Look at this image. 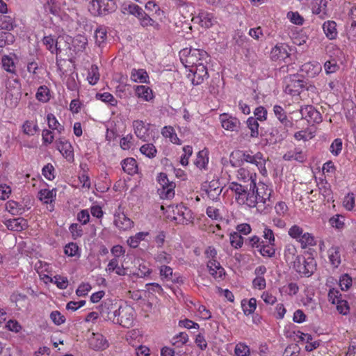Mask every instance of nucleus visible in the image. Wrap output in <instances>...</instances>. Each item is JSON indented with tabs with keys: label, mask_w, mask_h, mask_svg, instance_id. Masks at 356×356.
I'll return each instance as SVG.
<instances>
[{
	"label": "nucleus",
	"mask_w": 356,
	"mask_h": 356,
	"mask_svg": "<svg viewBox=\"0 0 356 356\" xmlns=\"http://www.w3.org/2000/svg\"><path fill=\"white\" fill-rule=\"evenodd\" d=\"M119 305L111 300L105 301L100 305V314L106 321L113 323Z\"/></svg>",
	"instance_id": "obj_15"
},
{
	"label": "nucleus",
	"mask_w": 356,
	"mask_h": 356,
	"mask_svg": "<svg viewBox=\"0 0 356 356\" xmlns=\"http://www.w3.org/2000/svg\"><path fill=\"white\" fill-rule=\"evenodd\" d=\"M172 340L173 345L180 347L188 342V335L185 332H180L179 334L173 337Z\"/></svg>",
	"instance_id": "obj_63"
},
{
	"label": "nucleus",
	"mask_w": 356,
	"mask_h": 356,
	"mask_svg": "<svg viewBox=\"0 0 356 356\" xmlns=\"http://www.w3.org/2000/svg\"><path fill=\"white\" fill-rule=\"evenodd\" d=\"M247 126L250 130V136L252 138H257L259 135V123L257 119L253 117H250L247 120Z\"/></svg>",
	"instance_id": "obj_47"
},
{
	"label": "nucleus",
	"mask_w": 356,
	"mask_h": 356,
	"mask_svg": "<svg viewBox=\"0 0 356 356\" xmlns=\"http://www.w3.org/2000/svg\"><path fill=\"white\" fill-rule=\"evenodd\" d=\"M179 57L186 68L194 67L195 62H199L202 65L207 64L209 60V55L207 51L195 48H185L181 50Z\"/></svg>",
	"instance_id": "obj_3"
},
{
	"label": "nucleus",
	"mask_w": 356,
	"mask_h": 356,
	"mask_svg": "<svg viewBox=\"0 0 356 356\" xmlns=\"http://www.w3.org/2000/svg\"><path fill=\"white\" fill-rule=\"evenodd\" d=\"M258 252L264 258H273L276 254L275 244L261 243Z\"/></svg>",
	"instance_id": "obj_30"
},
{
	"label": "nucleus",
	"mask_w": 356,
	"mask_h": 356,
	"mask_svg": "<svg viewBox=\"0 0 356 356\" xmlns=\"http://www.w3.org/2000/svg\"><path fill=\"white\" fill-rule=\"evenodd\" d=\"M236 176L238 180L243 183L250 181V184H252V182H256V173L243 167L237 170Z\"/></svg>",
	"instance_id": "obj_22"
},
{
	"label": "nucleus",
	"mask_w": 356,
	"mask_h": 356,
	"mask_svg": "<svg viewBox=\"0 0 356 356\" xmlns=\"http://www.w3.org/2000/svg\"><path fill=\"white\" fill-rule=\"evenodd\" d=\"M323 29L329 40H334L337 37V24L334 21L325 22L323 24Z\"/></svg>",
	"instance_id": "obj_28"
},
{
	"label": "nucleus",
	"mask_w": 356,
	"mask_h": 356,
	"mask_svg": "<svg viewBox=\"0 0 356 356\" xmlns=\"http://www.w3.org/2000/svg\"><path fill=\"white\" fill-rule=\"evenodd\" d=\"M122 168L124 172L134 175L137 172V162L134 158H127L121 162Z\"/></svg>",
	"instance_id": "obj_27"
},
{
	"label": "nucleus",
	"mask_w": 356,
	"mask_h": 356,
	"mask_svg": "<svg viewBox=\"0 0 356 356\" xmlns=\"http://www.w3.org/2000/svg\"><path fill=\"white\" fill-rule=\"evenodd\" d=\"M116 8L114 0H92L88 10L95 16H104L113 13Z\"/></svg>",
	"instance_id": "obj_6"
},
{
	"label": "nucleus",
	"mask_w": 356,
	"mask_h": 356,
	"mask_svg": "<svg viewBox=\"0 0 356 356\" xmlns=\"http://www.w3.org/2000/svg\"><path fill=\"white\" fill-rule=\"evenodd\" d=\"M106 271L111 273L114 272L120 276H123L126 275V270L124 266H119L118 259L113 258L112 259L108 264L107 267L106 268Z\"/></svg>",
	"instance_id": "obj_31"
},
{
	"label": "nucleus",
	"mask_w": 356,
	"mask_h": 356,
	"mask_svg": "<svg viewBox=\"0 0 356 356\" xmlns=\"http://www.w3.org/2000/svg\"><path fill=\"white\" fill-rule=\"evenodd\" d=\"M273 112L275 117L284 125V128L291 127L292 122L288 119L286 112L282 106L275 105L273 106Z\"/></svg>",
	"instance_id": "obj_25"
},
{
	"label": "nucleus",
	"mask_w": 356,
	"mask_h": 356,
	"mask_svg": "<svg viewBox=\"0 0 356 356\" xmlns=\"http://www.w3.org/2000/svg\"><path fill=\"white\" fill-rule=\"evenodd\" d=\"M353 280L348 274H343L340 277L339 285L342 291H348L352 286Z\"/></svg>",
	"instance_id": "obj_61"
},
{
	"label": "nucleus",
	"mask_w": 356,
	"mask_h": 356,
	"mask_svg": "<svg viewBox=\"0 0 356 356\" xmlns=\"http://www.w3.org/2000/svg\"><path fill=\"white\" fill-rule=\"evenodd\" d=\"M99 76L100 75L98 67L96 65H92L90 68L88 70L87 76L88 83L92 86L95 85L99 80Z\"/></svg>",
	"instance_id": "obj_43"
},
{
	"label": "nucleus",
	"mask_w": 356,
	"mask_h": 356,
	"mask_svg": "<svg viewBox=\"0 0 356 356\" xmlns=\"http://www.w3.org/2000/svg\"><path fill=\"white\" fill-rule=\"evenodd\" d=\"M26 225V220L22 218H13L8 220L6 222L8 229L17 232L24 229Z\"/></svg>",
	"instance_id": "obj_33"
},
{
	"label": "nucleus",
	"mask_w": 356,
	"mask_h": 356,
	"mask_svg": "<svg viewBox=\"0 0 356 356\" xmlns=\"http://www.w3.org/2000/svg\"><path fill=\"white\" fill-rule=\"evenodd\" d=\"M328 258L330 264L337 268L341 262L340 248L339 246H332L328 250Z\"/></svg>",
	"instance_id": "obj_29"
},
{
	"label": "nucleus",
	"mask_w": 356,
	"mask_h": 356,
	"mask_svg": "<svg viewBox=\"0 0 356 356\" xmlns=\"http://www.w3.org/2000/svg\"><path fill=\"white\" fill-rule=\"evenodd\" d=\"M114 225L120 230L126 231L134 226V222L121 209V206L114 213Z\"/></svg>",
	"instance_id": "obj_14"
},
{
	"label": "nucleus",
	"mask_w": 356,
	"mask_h": 356,
	"mask_svg": "<svg viewBox=\"0 0 356 356\" xmlns=\"http://www.w3.org/2000/svg\"><path fill=\"white\" fill-rule=\"evenodd\" d=\"M47 120L50 129L57 130L59 133L63 130V127L60 124L54 114L49 113Z\"/></svg>",
	"instance_id": "obj_57"
},
{
	"label": "nucleus",
	"mask_w": 356,
	"mask_h": 356,
	"mask_svg": "<svg viewBox=\"0 0 356 356\" xmlns=\"http://www.w3.org/2000/svg\"><path fill=\"white\" fill-rule=\"evenodd\" d=\"M56 196V192L54 190L42 189L38 193V198L44 204L51 203Z\"/></svg>",
	"instance_id": "obj_39"
},
{
	"label": "nucleus",
	"mask_w": 356,
	"mask_h": 356,
	"mask_svg": "<svg viewBox=\"0 0 356 356\" xmlns=\"http://www.w3.org/2000/svg\"><path fill=\"white\" fill-rule=\"evenodd\" d=\"M14 18L9 15H0V30L12 31L16 27Z\"/></svg>",
	"instance_id": "obj_35"
},
{
	"label": "nucleus",
	"mask_w": 356,
	"mask_h": 356,
	"mask_svg": "<svg viewBox=\"0 0 356 356\" xmlns=\"http://www.w3.org/2000/svg\"><path fill=\"white\" fill-rule=\"evenodd\" d=\"M250 354V349L245 343L240 342L235 346V356H249Z\"/></svg>",
	"instance_id": "obj_53"
},
{
	"label": "nucleus",
	"mask_w": 356,
	"mask_h": 356,
	"mask_svg": "<svg viewBox=\"0 0 356 356\" xmlns=\"http://www.w3.org/2000/svg\"><path fill=\"white\" fill-rule=\"evenodd\" d=\"M284 129L282 131H280L277 128H271L269 131L270 140L276 143L284 140L286 137V131Z\"/></svg>",
	"instance_id": "obj_48"
},
{
	"label": "nucleus",
	"mask_w": 356,
	"mask_h": 356,
	"mask_svg": "<svg viewBox=\"0 0 356 356\" xmlns=\"http://www.w3.org/2000/svg\"><path fill=\"white\" fill-rule=\"evenodd\" d=\"M57 149L69 161L74 159L73 148L70 143L64 138H60L56 141Z\"/></svg>",
	"instance_id": "obj_17"
},
{
	"label": "nucleus",
	"mask_w": 356,
	"mask_h": 356,
	"mask_svg": "<svg viewBox=\"0 0 356 356\" xmlns=\"http://www.w3.org/2000/svg\"><path fill=\"white\" fill-rule=\"evenodd\" d=\"M38 125L31 121H26L22 125L23 132L29 136H33L38 131Z\"/></svg>",
	"instance_id": "obj_59"
},
{
	"label": "nucleus",
	"mask_w": 356,
	"mask_h": 356,
	"mask_svg": "<svg viewBox=\"0 0 356 356\" xmlns=\"http://www.w3.org/2000/svg\"><path fill=\"white\" fill-rule=\"evenodd\" d=\"M135 311L132 307L124 303L119 305L113 323L129 328L134 325Z\"/></svg>",
	"instance_id": "obj_4"
},
{
	"label": "nucleus",
	"mask_w": 356,
	"mask_h": 356,
	"mask_svg": "<svg viewBox=\"0 0 356 356\" xmlns=\"http://www.w3.org/2000/svg\"><path fill=\"white\" fill-rule=\"evenodd\" d=\"M154 259L156 262L165 265L171 262L172 257L165 251H159L155 254Z\"/></svg>",
	"instance_id": "obj_52"
},
{
	"label": "nucleus",
	"mask_w": 356,
	"mask_h": 356,
	"mask_svg": "<svg viewBox=\"0 0 356 356\" xmlns=\"http://www.w3.org/2000/svg\"><path fill=\"white\" fill-rule=\"evenodd\" d=\"M174 213L173 220L180 224H188L193 220L191 211L183 204L176 205L172 207Z\"/></svg>",
	"instance_id": "obj_11"
},
{
	"label": "nucleus",
	"mask_w": 356,
	"mask_h": 356,
	"mask_svg": "<svg viewBox=\"0 0 356 356\" xmlns=\"http://www.w3.org/2000/svg\"><path fill=\"white\" fill-rule=\"evenodd\" d=\"M159 274L163 280L177 282L173 277V270L170 266L161 265L159 268Z\"/></svg>",
	"instance_id": "obj_44"
},
{
	"label": "nucleus",
	"mask_w": 356,
	"mask_h": 356,
	"mask_svg": "<svg viewBox=\"0 0 356 356\" xmlns=\"http://www.w3.org/2000/svg\"><path fill=\"white\" fill-rule=\"evenodd\" d=\"M289 56V46L285 43L277 44L270 51V58L273 60H284Z\"/></svg>",
	"instance_id": "obj_19"
},
{
	"label": "nucleus",
	"mask_w": 356,
	"mask_h": 356,
	"mask_svg": "<svg viewBox=\"0 0 356 356\" xmlns=\"http://www.w3.org/2000/svg\"><path fill=\"white\" fill-rule=\"evenodd\" d=\"M95 43L101 47L105 43L107 38V30L105 26H100L95 31Z\"/></svg>",
	"instance_id": "obj_38"
},
{
	"label": "nucleus",
	"mask_w": 356,
	"mask_h": 356,
	"mask_svg": "<svg viewBox=\"0 0 356 356\" xmlns=\"http://www.w3.org/2000/svg\"><path fill=\"white\" fill-rule=\"evenodd\" d=\"M300 113L302 118L305 119L309 124H319L323 120L321 113L312 105L302 106Z\"/></svg>",
	"instance_id": "obj_12"
},
{
	"label": "nucleus",
	"mask_w": 356,
	"mask_h": 356,
	"mask_svg": "<svg viewBox=\"0 0 356 356\" xmlns=\"http://www.w3.org/2000/svg\"><path fill=\"white\" fill-rule=\"evenodd\" d=\"M297 249L294 245L288 244L284 251V257L287 263L294 264L297 257Z\"/></svg>",
	"instance_id": "obj_34"
},
{
	"label": "nucleus",
	"mask_w": 356,
	"mask_h": 356,
	"mask_svg": "<svg viewBox=\"0 0 356 356\" xmlns=\"http://www.w3.org/2000/svg\"><path fill=\"white\" fill-rule=\"evenodd\" d=\"M283 159L286 161H296L299 163H303L307 160V155L301 148L296 147L293 149L287 151L284 154Z\"/></svg>",
	"instance_id": "obj_21"
},
{
	"label": "nucleus",
	"mask_w": 356,
	"mask_h": 356,
	"mask_svg": "<svg viewBox=\"0 0 356 356\" xmlns=\"http://www.w3.org/2000/svg\"><path fill=\"white\" fill-rule=\"evenodd\" d=\"M6 209L13 215L21 214L24 210L22 205L15 201H8L6 203Z\"/></svg>",
	"instance_id": "obj_54"
},
{
	"label": "nucleus",
	"mask_w": 356,
	"mask_h": 356,
	"mask_svg": "<svg viewBox=\"0 0 356 356\" xmlns=\"http://www.w3.org/2000/svg\"><path fill=\"white\" fill-rule=\"evenodd\" d=\"M250 191L253 193V201L250 208L257 207L261 213L267 212L273 206V202L271 200V195L273 192V189L267 184L259 182H252L250 184Z\"/></svg>",
	"instance_id": "obj_2"
},
{
	"label": "nucleus",
	"mask_w": 356,
	"mask_h": 356,
	"mask_svg": "<svg viewBox=\"0 0 356 356\" xmlns=\"http://www.w3.org/2000/svg\"><path fill=\"white\" fill-rule=\"evenodd\" d=\"M209 163V152L208 150L204 149L200 150L197 154L196 159L194 161V164L200 169L206 170Z\"/></svg>",
	"instance_id": "obj_26"
},
{
	"label": "nucleus",
	"mask_w": 356,
	"mask_h": 356,
	"mask_svg": "<svg viewBox=\"0 0 356 356\" xmlns=\"http://www.w3.org/2000/svg\"><path fill=\"white\" fill-rule=\"evenodd\" d=\"M284 85V92L292 96L299 95L305 88V82L299 74H291L285 77Z\"/></svg>",
	"instance_id": "obj_7"
},
{
	"label": "nucleus",
	"mask_w": 356,
	"mask_h": 356,
	"mask_svg": "<svg viewBox=\"0 0 356 356\" xmlns=\"http://www.w3.org/2000/svg\"><path fill=\"white\" fill-rule=\"evenodd\" d=\"M148 235L149 232H138L134 236H130L127 240V243L131 248H136L138 246L140 242L143 241Z\"/></svg>",
	"instance_id": "obj_41"
},
{
	"label": "nucleus",
	"mask_w": 356,
	"mask_h": 356,
	"mask_svg": "<svg viewBox=\"0 0 356 356\" xmlns=\"http://www.w3.org/2000/svg\"><path fill=\"white\" fill-rule=\"evenodd\" d=\"M343 143L341 138L334 139L330 146V152L335 156H339L342 150Z\"/></svg>",
	"instance_id": "obj_56"
},
{
	"label": "nucleus",
	"mask_w": 356,
	"mask_h": 356,
	"mask_svg": "<svg viewBox=\"0 0 356 356\" xmlns=\"http://www.w3.org/2000/svg\"><path fill=\"white\" fill-rule=\"evenodd\" d=\"M241 307L245 315L252 314L257 308V300L254 298H250L248 301L243 300L241 302Z\"/></svg>",
	"instance_id": "obj_40"
},
{
	"label": "nucleus",
	"mask_w": 356,
	"mask_h": 356,
	"mask_svg": "<svg viewBox=\"0 0 356 356\" xmlns=\"http://www.w3.org/2000/svg\"><path fill=\"white\" fill-rule=\"evenodd\" d=\"M206 257L208 259L207 268L210 274L216 279L222 278L225 275V270L216 260L217 250L212 246H209L205 250Z\"/></svg>",
	"instance_id": "obj_5"
},
{
	"label": "nucleus",
	"mask_w": 356,
	"mask_h": 356,
	"mask_svg": "<svg viewBox=\"0 0 356 356\" xmlns=\"http://www.w3.org/2000/svg\"><path fill=\"white\" fill-rule=\"evenodd\" d=\"M140 152L149 159H153L156 156L157 150L152 143H147L142 145L140 148Z\"/></svg>",
	"instance_id": "obj_49"
},
{
	"label": "nucleus",
	"mask_w": 356,
	"mask_h": 356,
	"mask_svg": "<svg viewBox=\"0 0 356 356\" xmlns=\"http://www.w3.org/2000/svg\"><path fill=\"white\" fill-rule=\"evenodd\" d=\"M316 261L314 258H305L303 256L297 257L293 264V268L297 273L305 277H310L316 270Z\"/></svg>",
	"instance_id": "obj_9"
},
{
	"label": "nucleus",
	"mask_w": 356,
	"mask_h": 356,
	"mask_svg": "<svg viewBox=\"0 0 356 356\" xmlns=\"http://www.w3.org/2000/svg\"><path fill=\"white\" fill-rule=\"evenodd\" d=\"M300 243L301 248L302 249H305L310 246H314L316 245V241L315 240L314 236L312 234L309 232H305L304 235H302V238L299 239V242Z\"/></svg>",
	"instance_id": "obj_42"
},
{
	"label": "nucleus",
	"mask_w": 356,
	"mask_h": 356,
	"mask_svg": "<svg viewBox=\"0 0 356 356\" xmlns=\"http://www.w3.org/2000/svg\"><path fill=\"white\" fill-rule=\"evenodd\" d=\"M89 346L95 350H104L108 346L106 339L99 333H92L89 339Z\"/></svg>",
	"instance_id": "obj_20"
},
{
	"label": "nucleus",
	"mask_w": 356,
	"mask_h": 356,
	"mask_svg": "<svg viewBox=\"0 0 356 356\" xmlns=\"http://www.w3.org/2000/svg\"><path fill=\"white\" fill-rule=\"evenodd\" d=\"M305 233L303 229L298 225L291 226L288 231L289 236L298 242H299L300 238H302Z\"/></svg>",
	"instance_id": "obj_51"
},
{
	"label": "nucleus",
	"mask_w": 356,
	"mask_h": 356,
	"mask_svg": "<svg viewBox=\"0 0 356 356\" xmlns=\"http://www.w3.org/2000/svg\"><path fill=\"white\" fill-rule=\"evenodd\" d=\"M149 124H145L142 120H137L133 122L135 134L139 139L143 141H149Z\"/></svg>",
	"instance_id": "obj_18"
},
{
	"label": "nucleus",
	"mask_w": 356,
	"mask_h": 356,
	"mask_svg": "<svg viewBox=\"0 0 356 356\" xmlns=\"http://www.w3.org/2000/svg\"><path fill=\"white\" fill-rule=\"evenodd\" d=\"M42 175L48 180H53L55 178V169L51 163H47L42 169Z\"/></svg>",
	"instance_id": "obj_60"
},
{
	"label": "nucleus",
	"mask_w": 356,
	"mask_h": 356,
	"mask_svg": "<svg viewBox=\"0 0 356 356\" xmlns=\"http://www.w3.org/2000/svg\"><path fill=\"white\" fill-rule=\"evenodd\" d=\"M264 241H261V238L257 236L253 235L252 236H250L245 239L244 244L245 246L247 247V248L249 250L254 251V250H259L261 243Z\"/></svg>",
	"instance_id": "obj_32"
},
{
	"label": "nucleus",
	"mask_w": 356,
	"mask_h": 356,
	"mask_svg": "<svg viewBox=\"0 0 356 356\" xmlns=\"http://www.w3.org/2000/svg\"><path fill=\"white\" fill-rule=\"evenodd\" d=\"M321 70V66L318 63L308 62L301 67V71L306 73L309 77H314Z\"/></svg>",
	"instance_id": "obj_23"
},
{
	"label": "nucleus",
	"mask_w": 356,
	"mask_h": 356,
	"mask_svg": "<svg viewBox=\"0 0 356 356\" xmlns=\"http://www.w3.org/2000/svg\"><path fill=\"white\" fill-rule=\"evenodd\" d=\"M229 241L231 245L236 249L241 248L245 241L243 238L237 232L230 234Z\"/></svg>",
	"instance_id": "obj_55"
},
{
	"label": "nucleus",
	"mask_w": 356,
	"mask_h": 356,
	"mask_svg": "<svg viewBox=\"0 0 356 356\" xmlns=\"http://www.w3.org/2000/svg\"><path fill=\"white\" fill-rule=\"evenodd\" d=\"M158 181L161 188L159 189L161 198L171 199L175 195V183L170 181L165 173L161 172L158 176Z\"/></svg>",
	"instance_id": "obj_10"
},
{
	"label": "nucleus",
	"mask_w": 356,
	"mask_h": 356,
	"mask_svg": "<svg viewBox=\"0 0 356 356\" xmlns=\"http://www.w3.org/2000/svg\"><path fill=\"white\" fill-rule=\"evenodd\" d=\"M95 97L97 99L107 103L111 106H116L118 104L117 99L109 92L97 93Z\"/></svg>",
	"instance_id": "obj_50"
},
{
	"label": "nucleus",
	"mask_w": 356,
	"mask_h": 356,
	"mask_svg": "<svg viewBox=\"0 0 356 356\" xmlns=\"http://www.w3.org/2000/svg\"><path fill=\"white\" fill-rule=\"evenodd\" d=\"M188 71L190 72L188 76H191V74L193 75L191 82L194 86H198L202 83L204 81L209 77L207 64L199 65L196 68H190Z\"/></svg>",
	"instance_id": "obj_13"
},
{
	"label": "nucleus",
	"mask_w": 356,
	"mask_h": 356,
	"mask_svg": "<svg viewBox=\"0 0 356 356\" xmlns=\"http://www.w3.org/2000/svg\"><path fill=\"white\" fill-rule=\"evenodd\" d=\"M136 95L144 101L149 102L154 97L152 90L147 86H137L135 88Z\"/></svg>",
	"instance_id": "obj_24"
},
{
	"label": "nucleus",
	"mask_w": 356,
	"mask_h": 356,
	"mask_svg": "<svg viewBox=\"0 0 356 356\" xmlns=\"http://www.w3.org/2000/svg\"><path fill=\"white\" fill-rule=\"evenodd\" d=\"M50 318L56 325H60L65 322V317L59 311H53L50 314Z\"/></svg>",
	"instance_id": "obj_64"
},
{
	"label": "nucleus",
	"mask_w": 356,
	"mask_h": 356,
	"mask_svg": "<svg viewBox=\"0 0 356 356\" xmlns=\"http://www.w3.org/2000/svg\"><path fill=\"white\" fill-rule=\"evenodd\" d=\"M220 121L222 127L226 130L238 131L240 129L241 122L239 120L227 113L221 114L220 115Z\"/></svg>",
	"instance_id": "obj_16"
},
{
	"label": "nucleus",
	"mask_w": 356,
	"mask_h": 356,
	"mask_svg": "<svg viewBox=\"0 0 356 356\" xmlns=\"http://www.w3.org/2000/svg\"><path fill=\"white\" fill-rule=\"evenodd\" d=\"M161 134L163 137L168 138L172 143L180 144V140L172 127L165 126L161 130Z\"/></svg>",
	"instance_id": "obj_37"
},
{
	"label": "nucleus",
	"mask_w": 356,
	"mask_h": 356,
	"mask_svg": "<svg viewBox=\"0 0 356 356\" xmlns=\"http://www.w3.org/2000/svg\"><path fill=\"white\" fill-rule=\"evenodd\" d=\"M2 65L3 69L12 74L15 73V65L13 60L8 56L2 57Z\"/></svg>",
	"instance_id": "obj_58"
},
{
	"label": "nucleus",
	"mask_w": 356,
	"mask_h": 356,
	"mask_svg": "<svg viewBox=\"0 0 356 356\" xmlns=\"http://www.w3.org/2000/svg\"><path fill=\"white\" fill-rule=\"evenodd\" d=\"M36 99L42 102L46 103L50 99V91L46 86H41L38 88Z\"/></svg>",
	"instance_id": "obj_46"
},
{
	"label": "nucleus",
	"mask_w": 356,
	"mask_h": 356,
	"mask_svg": "<svg viewBox=\"0 0 356 356\" xmlns=\"http://www.w3.org/2000/svg\"><path fill=\"white\" fill-rule=\"evenodd\" d=\"M149 76L143 69H133L131 72V79L134 82L147 83Z\"/></svg>",
	"instance_id": "obj_36"
},
{
	"label": "nucleus",
	"mask_w": 356,
	"mask_h": 356,
	"mask_svg": "<svg viewBox=\"0 0 356 356\" xmlns=\"http://www.w3.org/2000/svg\"><path fill=\"white\" fill-rule=\"evenodd\" d=\"M229 188L235 193V199L238 204H245L248 207L249 205L253 204V193H251L250 187L248 189L247 187L241 184L232 182Z\"/></svg>",
	"instance_id": "obj_8"
},
{
	"label": "nucleus",
	"mask_w": 356,
	"mask_h": 356,
	"mask_svg": "<svg viewBox=\"0 0 356 356\" xmlns=\"http://www.w3.org/2000/svg\"><path fill=\"white\" fill-rule=\"evenodd\" d=\"M42 42L46 48L52 54H58L57 42L52 35L44 36L42 39Z\"/></svg>",
	"instance_id": "obj_45"
},
{
	"label": "nucleus",
	"mask_w": 356,
	"mask_h": 356,
	"mask_svg": "<svg viewBox=\"0 0 356 356\" xmlns=\"http://www.w3.org/2000/svg\"><path fill=\"white\" fill-rule=\"evenodd\" d=\"M51 282H54L60 289H65L68 286L67 278L61 275H55Z\"/></svg>",
	"instance_id": "obj_62"
},
{
	"label": "nucleus",
	"mask_w": 356,
	"mask_h": 356,
	"mask_svg": "<svg viewBox=\"0 0 356 356\" xmlns=\"http://www.w3.org/2000/svg\"><path fill=\"white\" fill-rule=\"evenodd\" d=\"M229 162L233 167L240 166L243 162H247L256 165L263 176H266L268 173L266 168V159L261 152L253 154L250 150H237L231 153Z\"/></svg>",
	"instance_id": "obj_1"
}]
</instances>
